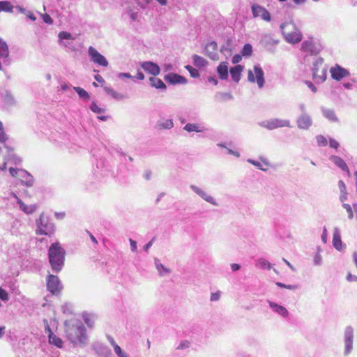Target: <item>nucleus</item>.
Returning <instances> with one entry per match:
<instances>
[{"label":"nucleus","mask_w":357,"mask_h":357,"mask_svg":"<svg viewBox=\"0 0 357 357\" xmlns=\"http://www.w3.org/2000/svg\"><path fill=\"white\" fill-rule=\"evenodd\" d=\"M66 336L74 347H85L88 343L86 328L83 324L76 319L66 320L64 323Z\"/></svg>","instance_id":"f257e3e1"},{"label":"nucleus","mask_w":357,"mask_h":357,"mask_svg":"<svg viewBox=\"0 0 357 357\" xmlns=\"http://www.w3.org/2000/svg\"><path fill=\"white\" fill-rule=\"evenodd\" d=\"M66 251L58 242L52 243L48 249V258L53 272L59 273L63 266Z\"/></svg>","instance_id":"f03ea898"},{"label":"nucleus","mask_w":357,"mask_h":357,"mask_svg":"<svg viewBox=\"0 0 357 357\" xmlns=\"http://www.w3.org/2000/svg\"><path fill=\"white\" fill-rule=\"evenodd\" d=\"M280 29L286 40L289 43H297L302 39L301 32L296 29L294 23H282L280 25Z\"/></svg>","instance_id":"7ed1b4c3"},{"label":"nucleus","mask_w":357,"mask_h":357,"mask_svg":"<svg viewBox=\"0 0 357 357\" xmlns=\"http://www.w3.org/2000/svg\"><path fill=\"white\" fill-rule=\"evenodd\" d=\"M312 79L317 84L323 83L327 77V68L324 66L321 57L316 59L312 68Z\"/></svg>","instance_id":"20e7f679"},{"label":"nucleus","mask_w":357,"mask_h":357,"mask_svg":"<svg viewBox=\"0 0 357 357\" xmlns=\"http://www.w3.org/2000/svg\"><path fill=\"white\" fill-rule=\"evenodd\" d=\"M9 172L11 176L17 177L22 185L26 187H32L33 185L34 178L27 171L23 169L10 167Z\"/></svg>","instance_id":"39448f33"},{"label":"nucleus","mask_w":357,"mask_h":357,"mask_svg":"<svg viewBox=\"0 0 357 357\" xmlns=\"http://www.w3.org/2000/svg\"><path fill=\"white\" fill-rule=\"evenodd\" d=\"M38 229L36 233L40 235H50L54 231V225L50 222L47 217L42 213L36 221Z\"/></svg>","instance_id":"423d86ee"},{"label":"nucleus","mask_w":357,"mask_h":357,"mask_svg":"<svg viewBox=\"0 0 357 357\" xmlns=\"http://www.w3.org/2000/svg\"><path fill=\"white\" fill-rule=\"evenodd\" d=\"M264 73L259 64L255 65L253 71L250 70L248 71V79L250 82H257L259 88L261 89L264 85Z\"/></svg>","instance_id":"0eeeda50"},{"label":"nucleus","mask_w":357,"mask_h":357,"mask_svg":"<svg viewBox=\"0 0 357 357\" xmlns=\"http://www.w3.org/2000/svg\"><path fill=\"white\" fill-rule=\"evenodd\" d=\"M261 127L272 130L279 128L291 127L290 121L288 119L273 118L259 123Z\"/></svg>","instance_id":"6e6552de"},{"label":"nucleus","mask_w":357,"mask_h":357,"mask_svg":"<svg viewBox=\"0 0 357 357\" xmlns=\"http://www.w3.org/2000/svg\"><path fill=\"white\" fill-rule=\"evenodd\" d=\"M354 331L352 326H347L344 330V354L347 356L350 354L353 349Z\"/></svg>","instance_id":"1a4fd4ad"},{"label":"nucleus","mask_w":357,"mask_h":357,"mask_svg":"<svg viewBox=\"0 0 357 357\" xmlns=\"http://www.w3.org/2000/svg\"><path fill=\"white\" fill-rule=\"evenodd\" d=\"M89 55L90 56L91 61L98 66L107 67L109 63L106 58L102 55L98 51L95 49L93 47L90 46L88 50Z\"/></svg>","instance_id":"9d476101"},{"label":"nucleus","mask_w":357,"mask_h":357,"mask_svg":"<svg viewBox=\"0 0 357 357\" xmlns=\"http://www.w3.org/2000/svg\"><path fill=\"white\" fill-rule=\"evenodd\" d=\"M47 288L53 294H59L63 286L56 275H49L47 278Z\"/></svg>","instance_id":"9b49d317"},{"label":"nucleus","mask_w":357,"mask_h":357,"mask_svg":"<svg viewBox=\"0 0 357 357\" xmlns=\"http://www.w3.org/2000/svg\"><path fill=\"white\" fill-rule=\"evenodd\" d=\"M251 10L254 17H261V20L266 22L271 21V15L264 7L259 4H252Z\"/></svg>","instance_id":"f8f14e48"},{"label":"nucleus","mask_w":357,"mask_h":357,"mask_svg":"<svg viewBox=\"0 0 357 357\" xmlns=\"http://www.w3.org/2000/svg\"><path fill=\"white\" fill-rule=\"evenodd\" d=\"M190 188L199 197H200L202 199H203L204 201H206L208 203H210L213 206H218V203L215 200V199L208 194L202 188L195 185H190Z\"/></svg>","instance_id":"ddd939ff"},{"label":"nucleus","mask_w":357,"mask_h":357,"mask_svg":"<svg viewBox=\"0 0 357 357\" xmlns=\"http://www.w3.org/2000/svg\"><path fill=\"white\" fill-rule=\"evenodd\" d=\"M330 73L331 77L336 81H340L350 75V73L347 69L342 68L338 64H335V66L331 67Z\"/></svg>","instance_id":"4468645a"},{"label":"nucleus","mask_w":357,"mask_h":357,"mask_svg":"<svg viewBox=\"0 0 357 357\" xmlns=\"http://www.w3.org/2000/svg\"><path fill=\"white\" fill-rule=\"evenodd\" d=\"M301 50L311 55H317L321 51V47L312 40H305L301 44Z\"/></svg>","instance_id":"2eb2a0df"},{"label":"nucleus","mask_w":357,"mask_h":357,"mask_svg":"<svg viewBox=\"0 0 357 357\" xmlns=\"http://www.w3.org/2000/svg\"><path fill=\"white\" fill-rule=\"evenodd\" d=\"M299 129L308 130L312 125V119L308 114H301L296 120Z\"/></svg>","instance_id":"dca6fc26"},{"label":"nucleus","mask_w":357,"mask_h":357,"mask_svg":"<svg viewBox=\"0 0 357 357\" xmlns=\"http://www.w3.org/2000/svg\"><path fill=\"white\" fill-rule=\"evenodd\" d=\"M141 67L147 73L153 76L160 74V68L159 66L152 61H144L141 63Z\"/></svg>","instance_id":"f3484780"},{"label":"nucleus","mask_w":357,"mask_h":357,"mask_svg":"<svg viewBox=\"0 0 357 357\" xmlns=\"http://www.w3.org/2000/svg\"><path fill=\"white\" fill-rule=\"evenodd\" d=\"M164 78L166 82L171 84H185L188 82L185 77L176 73H169L166 75Z\"/></svg>","instance_id":"a211bd4d"},{"label":"nucleus","mask_w":357,"mask_h":357,"mask_svg":"<svg viewBox=\"0 0 357 357\" xmlns=\"http://www.w3.org/2000/svg\"><path fill=\"white\" fill-rule=\"evenodd\" d=\"M95 352L100 357H109L111 355V350L109 347L104 344L96 342L92 346Z\"/></svg>","instance_id":"6ab92c4d"},{"label":"nucleus","mask_w":357,"mask_h":357,"mask_svg":"<svg viewBox=\"0 0 357 357\" xmlns=\"http://www.w3.org/2000/svg\"><path fill=\"white\" fill-rule=\"evenodd\" d=\"M218 45L214 41L208 43L205 47L206 54L212 60H218V55L217 53Z\"/></svg>","instance_id":"aec40b11"},{"label":"nucleus","mask_w":357,"mask_h":357,"mask_svg":"<svg viewBox=\"0 0 357 357\" xmlns=\"http://www.w3.org/2000/svg\"><path fill=\"white\" fill-rule=\"evenodd\" d=\"M183 129L189 133L192 132H203L206 130V128L204 126L195 123H188L185 124Z\"/></svg>","instance_id":"412c9836"},{"label":"nucleus","mask_w":357,"mask_h":357,"mask_svg":"<svg viewBox=\"0 0 357 357\" xmlns=\"http://www.w3.org/2000/svg\"><path fill=\"white\" fill-rule=\"evenodd\" d=\"M269 307L273 310V312L278 314L279 315L287 317L289 314L288 310L283 306L278 305L273 301H268Z\"/></svg>","instance_id":"4be33fe9"},{"label":"nucleus","mask_w":357,"mask_h":357,"mask_svg":"<svg viewBox=\"0 0 357 357\" xmlns=\"http://www.w3.org/2000/svg\"><path fill=\"white\" fill-rule=\"evenodd\" d=\"M321 113L322 115L331 122H339V119L333 109L326 107H321Z\"/></svg>","instance_id":"5701e85b"},{"label":"nucleus","mask_w":357,"mask_h":357,"mask_svg":"<svg viewBox=\"0 0 357 357\" xmlns=\"http://www.w3.org/2000/svg\"><path fill=\"white\" fill-rule=\"evenodd\" d=\"M333 247L340 251L342 249V242L341 240L340 231L338 228L335 227L333 231Z\"/></svg>","instance_id":"b1692460"},{"label":"nucleus","mask_w":357,"mask_h":357,"mask_svg":"<svg viewBox=\"0 0 357 357\" xmlns=\"http://www.w3.org/2000/svg\"><path fill=\"white\" fill-rule=\"evenodd\" d=\"M217 73L220 79L228 78V65L227 62H221L217 68Z\"/></svg>","instance_id":"393cba45"},{"label":"nucleus","mask_w":357,"mask_h":357,"mask_svg":"<svg viewBox=\"0 0 357 357\" xmlns=\"http://www.w3.org/2000/svg\"><path fill=\"white\" fill-rule=\"evenodd\" d=\"M243 68V66L241 65H236L230 68L231 77L232 79L236 83H238L241 79Z\"/></svg>","instance_id":"a878e982"},{"label":"nucleus","mask_w":357,"mask_h":357,"mask_svg":"<svg viewBox=\"0 0 357 357\" xmlns=\"http://www.w3.org/2000/svg\"><path fill=\"white\" fill-rule=\"evenodd\" d=\"M331 160L336 166L340 168L342 171L349 172V168L346 162L339 156L331 155L330 157Z\"/></svg>","instance_id":"bb28decb"},{"label":"nucleus","mask_w":357,"mask_h":357,"mask_svg":"<svg viewBox=\"0 0 357 357\" xmlns=\"http://www.w3.org/2000/svg\"><path fill=\"white\" fill-rule=\"evenodd\" d=\"M150 85L152 87H154L158 89L165 90L167 86L162 81V79L155 77H151L149 78Z\"/></svg>","instance_id":"cd10ccee"},{"label":"nucleus","mask_w":357,"mask_h":357,"mask_svg":"<svg viewBox=\"0 0 357 357\" xmlns=\"http://www.w3.org/2000/svg\"><path fill=\"white\" fill-rule=\"evenodd\" d=\"M104 90L108 95H110L114 99L116 100H121L127 98L125 95L115 91L112 88L105 86L104 87Z\"/></svg>","instance_id":"c85d7f7f"},{"label":"nucleus","mask_w":357,"mask_h":357,"mask_svg":"<svg viewBox=\"0 0 357 357\" xmlns=\"http://www.w3.org/2000/svg\"><path fill=\"white\" fill-rule=\"evenodd\" d=\"M192 60L194 65L197 68L205 67L208 64V61L204 58L197 54H194L192 56Z\"/></svg>","instance_id":"c756f323"},{"label":"nucleus","mask_w":357,"mask_h":357,"mask_svg":"<svg viewBox=\"0 0 357 357\" xmlns=\"http://www.w3.org/2000/svg\"><path fill=\"white\" fill-rule=\"evenodd\" d=\"M155 265L160 276H164L170 273V270L162 264L158 259H155Z\"/></svg>","instance_id":"7c9ffc66"},{"label":"nucleus","mask_w":357,"mask_h":357,"mask_svg":"<svg viewBox=\"0 0 357 357\" xmlns=\"http://www.w3.org/2000/svg\"><path fill=\"white\" fill-rule=\"evenodd\" d=\"M49 343L50 344L54 345L58 348H62L63 342V340L57 337L55 334H50L49 335Z\"/></svg>","instance_id":"2f4dec72"},{"label":"nucleus","mask_w":357,"mask_h":357,"mask_svg":"<svg viewBox=\"0 0 357 357\" xmlns=\"http://www.w3.org/2000/svg\"><path fill=\"white\" fill-rule=\"evenodd\" d=\"M157 127L159 129H171L174 127L173 120L169 119L164 121H159L157 122Z\"/></svg>","instance_id":"473e14b6"},{"label":"nucleus","mask_w":357,"mask_h":357,"mask_svg":"<svg viewBox=\"0 0 357 357\" xmlns=\"http://www.w3.org/2000/svg\"><path fill=\"white\" fill-rule=\"evenodd\" d=\"M17 203L20 209L27 214H31L36 210L35 206H27L20 199L17 201Z\"/></svg>","instance_id":"72a5a7b5"},{"label":"nucleus","mask_w":357,"mask_h":357,"mask_svg":"<svg viewBox=\"0 0 357 357\" xmlns=\"http://www.w3.org/2000/svg\"><path fill=\"white\" fill-rule=\"evenodd\" d=\"M14 6L10 1H0V12L5 11L12 13Z\"/></svg>","instance_id":"f704fd0d"},{"label":"nucleus","mask_w":357,"mask_h":357,"mask_svg":"<svg viewBox=\"0 0 357 357\" xmlns=\"http://www.w3.org/2000/svg\"><path fill=\"white\" fill-rule=\"evenodd\" d=\"M85 324L89 327L92 328L94 325L95 317L93 314L84 312L82 315Z\"/></svg>","instance_id":"c9c22d12"},{"label":"nucleus","mask_w":357,"mask_h":357,"mask_svg":"<svg viewBox=\"0 0 357 357\" xmlns=\"http://www.w3.org/2000/svg\"><path fill=\"white\" fill-rule=\"evenodd\" d=\"M73 89L77 93L80 98L84 100H88L89 99L90 96L89 93L84 89L79 86H74Z\"/></svg>","instance_id":"e433bc0d"},{"label":"nucleus","mask_w":357,"mask_h":357,"mask_svg":"<svg viewBox=\"0 0 357 357\" xmlns=\"http://www.w3.org/2000/svg\"><path fill=\"white\" fill-rule=\"evenodd\" d=\"M257 265L262 269L271 270L272 268L271 264L264 258H260L257 261Z\"/></svg>","instance_id":"4c0bfd02"},{"label":"nucleus","mask_w":357,"mask_h":357,"mask_svg":"<svg viewBox=\"0 0 357 357\" xmlns=\"http://www.w3.org/2000/svg\"><path fill=\"white\" fill-rule=\"evenodd\" d=\"M59 38V43L61 44L62 43H64L63 40H74L73 36L70 33L66 32V31H61L59 32L58 35Z\"/></svg>","instance_id":"58836bf2"},{"label":"nucleus","mask_w":357,"mask_h":357,"mask_svg":"<svg viewBox=\"0 0 357 357\" xmlns=\"http://www.w3.org/2000/svg\"><path fill=\"white\" fill-rule=\"evenodd\" d=\"M3 100L5 103L9 106H13L15 105V98L10 92H7L5 94Z\"/></svg>","instance_id":"ea45409f"},{"label":"nucleus","mask_w":357,"mask_h":357,"mask_svg":"<svg viewBox=\"0 0 357 357\" xmlns=\"http://www.w3.org/2000/svg\"><path fill=\"white\" fill-rule=\"evenodd\" d=\"M252 53V47L250 44H245L244 45L242 50H241V54L244 56H251Z\"/></svg>","instance_id":"a19ab883"},{"label":"nucleus","mask_w":357,"mask_h":357,"mask_svg":"<svg viewBox=\"0 0 357 357\" xmlns=\"http://www.w3.org/2000/svg\"><path fill=\"white\" fill-rule=\"evenodd\" d=\"M215 97L217 98H220L222 100H231L233 99V96L231 93L226 92H220L216 94Z\"/></svg>","instance_id":"79ce46f5"},{"label":"nucleus","mask_w":357,"mask_h":357,"mask_svg":"<svg viewBox=\"0 0 357 357\" xmlns=\"http://www.w3.org/2000/svg\"><path fill=\"white\" fill-rule=\"evenodd\" d=\"M185 68L189 72V73L192 77L197 78L199 77V75H200L199 73L196 68H193L192 66H191L190 65H187L185 66Z\"/></svg>","instance_id":"37998d69"},{"label":"nucleus","mask_w":357,"mask_h":357,"mask_svg":"<svg viewBox=\"0 0 357 357\" xmlns=\"http://www.w3.org/2000/svg\"><path fill=\"white\" fill-rule=\"evenodd\" d=\"M90 109L93 112L96 114H102L105 112V109L100 107L95 102L91 103Z\"/></svg>","instance_id":"c03bdc74"},{"label":"nucleus","mask_w":357,"mask_h":357,"mask_svg":"<svg viewBox=\"0 0 357 357\" xmlns=\"http://www.w3.org/2000/svg\"><path fill=\"white\" fill-rule=\"evenodd\" d=\"M114 351L118 357H130V356L123 351L119 346L115 347Z\"/></svg>","instance_id":"a18cd8bd"},{"label":"nucleus","mask_w":357,"mask_h":357,"mask_svg":"<svg viewBox=\"0 0 357 357\" xmlns=\"http://www.w3.org/2000/svg\"><path fill=\"white\" fill-rule=\"evenodd\" d=\"M316 139L319 146H326L328 144L326 138L321 135L317 136Z\"/></svg>","instance_id":"49530a36"},{"label":"nucleus","mask_w":357,"mask_h":357,"mask_svg":"<svg viewBox=\"0 0 357 357\" xmlns=\"http://www.w3.org/2000/svg\"><path fill=\"white\" fill-rule=\"evenodd\" d=\"M248 163H250L252 165H253L254 166H255L256 167H257L260 170H262V171H266L267 169L266 168H264L261 163L257 161V160H252V159H248Z\"/></svg>","instance_id":"de8ad7c7"},{"label":"nucleus","mask_w":357,"mask_h":357,"mask_svg":"<svg viewBox=\"0 0 357 357\" xmlns=\"http://www.w3.org/2000/svg\"><path fill=\"white\" fill-rule=\"evenodd\" d=\"M342 207L347 211L349 219H352L354 217L352 207L349 204L345 203H343Z\"/></svg>","instance_id":"09e8293b"},{"label":"nucleus","mask_w":357,"mask_h":357,"mask_svg":"<svg viewBox=\"0 0 357 357\" xmlns=\"http://www.w3.org/2000/svg\"><path fill=\"white\" fill-rule=\"evenodd\" d=\"M276 285L281 288H286L290 290H294L297 289V286L294 284H285L280 282H277Z\"/></svg>","instance_id":"8fccbe9b"},{"label":"nucleus","mask_w":357,"mask_h":357,"mask_svg":"<svg viewBox=\"0 0 357 357\" xmlns=\"http://www.w3.org/2000/svg\"><path fill=\"white\" fill-rule=\"evenodd\" d=\"M190 342L188 340H183L177 346L176 349H185L190 347Z\"/></svg>","instance_id":"3c124183"},{"label":"nucleus","mask_w":357,"mask_h":357,"mask_svg":"<svg viewBox=\"0 0 357 357\" xmlns=\"http://www.w3.org/2000/svg\"><path fill=\"white\" fill-rule=\"evenodd\" d=\"M7 139L2 123L0 121V142H5Z\"/></svg>","instance_id":"603ef678"},{"label":"nucleus","mask_w":357,"mask_h":357,"mask_svg":"<svg viewBox=\"0 0 357 357\" xmlns=\"http://www.w3.org/2000/svg\"><path fill=\"white\" fill-rule=\"evenodd\" d=\"M313 261H314V264L316 265V266H320L321 264V263H322V257L319 253V252H317L315 254V255L314 257Z\"/></svg>","instance_id":"864d4df0"},{"label":"nucleus","mask_w":357,"mask_h":357,"mask_svg":"<svg viewBox=\"0 0 357 357\" xmlns=\"http://www.w3.org/2000/svg\"><path fill=\"white\" fill-rule=\"evenodd\" d=\"M217 145H218V146H220V147L226 148L229 154L233 155L237 158L240 157V153L238 151H235L230 149H227L223 144L219 143Z\"/></svg>","instance_id":"5fc2aeb1"},{"label":"nucleus","mask_w":357,"mask_h":357,"mask_svg":"<svg viewBox=\"0 0 357 357\" xmlns=\"http://www.w3.org/2000/svg\"><path fill=\"white\" fill-rule=\"evenodd\" d=\"M137 4L142 9H144L151 0H135Z\"/></svg>","instance_id":"6e6d98bb"},{"label":"nucleus","mask_w":357,"mask_h":357,"mask_svg":"<svg viewBox=\"0 0 357 357\" xmlns=\"http://www.w3.org/2000/svg\"><path fill=\"white\" fill-rule=\"evenodd\" d=\"M0 299L3 301H7L9 299L8 294L1 287H0Z\"/></svg>","instance_id":"4d7b16f0"},{"label":"nucleus","mask_w":357,"mask_h":357,"mask_svg":"<svg viewBox=\"0 0 357 357\" xmlns=\"http://www.w3.org/2000/svg\"><path fill=\"white\" fill-rule=\"evenodd\" d=\"M220 298V291H216L214 293H211L210 301L212 302L218 301Z\"/></svg>","instance_id":"13d9d810"},{"label":"nucleus","mask_w":357,"mask_h":357,"mask_svg":"<svg viewBox=\"0 0 357 357\" xmlns=\"http://www.w3.org/2000/svg\"><path fill=\"white\" fill-rule=\"evenodd\" d=\"M72 306L70 305H68V304H65L62 306V311L64 314H72L73 313V311H72Z\"/></svg>","instance_id":"bf43d9fd"},{"label":"nucleus","mask_w":357,"mask_h":357,"mask_svg":"<svg viewBox=\"0 0 357 357\" xmlns=\"http://www.w3.org/2000/svg\"><path fill=\"white\" fill-rule=\"evenodd\" d=\"M338 187H339V189H340V194L341 193L347 192L346 185H345V183H344L343 181H342V180L339 181V182H338Z\"/></svg>","instance_id":"052dcab7"},{"label":"nucleus","mask_w":357,"mask_h":357,"mask_svg":"<svg viewBox=\"0 0 357 357\" xmlns=\"http://www.w3.org/2000/svg\"><path fill=\"white\" fill-rule=\"evenodd\" d=\"M42 18H43L44 22H45L47 24H52L53 23L52 19L47 13L42 15Z\"/></svg>","instance_id":"680f3d73"},{"label":"nucleus","mask_w":357,"mask_h":357,"mask_svg":"<svg viewBox=\"0 0 357 357\" xmlns=\"http://www.w3.org/2000/svg\"><path fill=\"white\" fill-rule=\"evenodd\" d=\"M305 84L313 93H316L317 91V87L310 81L305 80Z\"/></svg>","instance_id":"e2e57ef3"},{"label":"nucleus","mask_w":357,"mask_h":357,"mask_svg":"<svg viewBox=\"0 0 357 357\" xmlns=\"http://www.w3.org/2000/svg\"><path fill=\"white\" fill-rule=\"evenodd\" d=\"M329 144L331 148L337 149L339 147V143L334 139L330 138Z\"/></svg>","instance_id":"0e129e2a"},{"label":"nucleus","mask_w":357,"mask_h":357,"mask_svg":"<svg viewBox=\"0 0 357 357\" xmlns=\"http://www.w3.org/2000/svg\"><path fill=\"white\" fill-rule=\"evenodd\" d=\"M130 241V248H131V250L132 252H136L137 251V242L131 238H130L129 240Z\"/></svg>","instance_id":"69168bd1"},{"label":"nucleus","mask_w":357,"mask_h":357,"mask_svg":"<svg viewBox=\"0 0 357 357\" xmlns=\"http://www.w3.org/2000/svg\"><path fill=\"white\" fill-rule=\"evenodd\" d=\"M242 59V56L240 54H235L232 58V63H239Z\"/></svg>","instance_id":"338daca9"},{"label":"nucleus","mask_w":357,"mask_h":357,"mask_svg":"<svg viewBox=\"0 0 357 357\" xmlns=\"http://www.w3.org/2000/svg\"><path fill=\"white\" fill-rule=\"evenodd\" d=\"M25 15L31 21H33V22L36 21V17L30 10H26V13H25Z\"/></svg>","instance_id":"774afa93"}]
</instances>
